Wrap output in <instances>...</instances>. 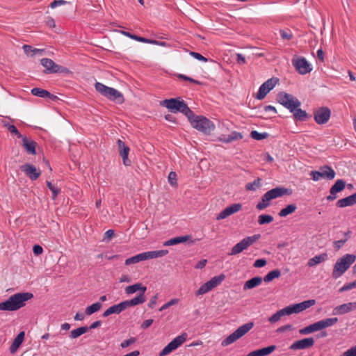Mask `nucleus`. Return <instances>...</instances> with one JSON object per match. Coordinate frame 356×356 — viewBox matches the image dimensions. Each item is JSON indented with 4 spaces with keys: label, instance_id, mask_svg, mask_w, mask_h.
Instances as JSON below:
<instances>
[{
    "label": "nucleus",
    "instance_id": "19",
    "mask_svg": "<svg viewBox=\"0 0 356 356\" xmlns=\"http://www.w3.org/2000/svg\"><path fill=\"white\" fill-rule=\"evenodd\" d=\"M242 208L241 204H233L223 209L216 217L217 220H222L232 214L238 212Z\"/></svg>",
    "mask_w": 356,
    "mask_h": 356
},
{
    "label": "nucleus",
    "instance_id": "38",
    "mask_svg": "<svg viewBox=\"0 0 356 356\" xmlns=\"http://www.w3.org/2000/svg\"><path fill=\"white\" fill-rule=\"evenodd\" d=\"M262 185V179L259 177L254 179L252 182L245 184V189L249 191H256Z\"/></svg>",
    "mask_w": 356,
    "mask_h": 356
},
{
    "label": "nucleus",
    "instance_id": "14",
    "mask_svg": "<svg viewBox=\"0 0 356 356\" xmlns=\"http://www.w3.org/2000/svg\"><path fill=\"white\" fill-rule=\"evenodd\" d=\"M293 65L297 72L300 74H306L312 70V67L307 59L304 57L298 58L292 60Z\"/></svg>",
    "mask_w": 356,
    "mask_h": 356
},
{
    "label": "nucleus",
    "instance_id": "2",
    "mask_svg": "<svg viewBox=\"0 0 356 356\" xmlns=\"http://www.w3.org/2000/svg\"><path fill=\"white\" fill-rule=\"evenodd\" d=\"M29 292L17 293L11 296L8 300L0 302L1 311H17L26 305V302L33 298Z\"/></svg>",
    "mask_w": 356,
    "mask_h": 356
},
{
    "label": "nucleus",
    "instance_id": "50",
    "mask_svg": "<svg viewBox=\"0 0 356 356\" xmlns=\"http://www.w3.org/2000/svg\"><path fill=\"white\" fill-rule=\"evenodd\" d=\"M212 290L208 282L202 284L198 290L195 291V296H198L207 293V292Z\"/></svg>",
    "mask_w": 356,
    "mask_h": 356
},
{
    "label": "nucleus",
    "instance_id": "18",
    "mask_svg": "<svg viewBox=\"0 0 356 356\" xmlns=\"http://www.w3.org/2000/svg\"><path fill=\"white\" fill-rule=\"evenodd\" d=\"M356 309V302L344 303L335 307L332 310L333 315H343Z\"/></svg>",
    "mask_w": 356,
    "mask_h": 356
},
{
    "label": "nucleus",
    "instance_id": "10",
    "mask_svg": "<svg viewBox=\"0 0 356 356\" xmlns=\"http://www.w3.org/2000/svg\"><path fill=\"white\" fill-rule=\"evenodd\" d=\"M309 175L312 180L317 181L321 179L332 180L335 177L336 173L331 166L325 165L320 167L318 171H311Z\"/></svg>",
    "mask_w": 356,
    "mask_h": 356
},
{
    "label": "nucleus",
    "instance_id": "64",
    "mask_svg": "<svg viewBox=\"0 0 356 356\" xmlns=\"http://www.w3.org/2000/svg\"><path fill=\"white\" fill-rule=\"evenodd\" d=\"M266 263L267 261L265 259H259L254 261L253 266L255 268H262L266 266Z\"/></svg>",
    "mask_w": 356,
    "mask_h": 356
},
{
    "label": "nucleus",
    "instance_id": "53",
    "mask_svg": "<svg viewBox=\"0 0 356 356\" xmlns=\"http://www.w3.org/2000/svg\"><path fill=\"white\" fill-rule=\"evenodd\" d=\"M356 288V280L352 282L344 284L342 287L339 289V293H342L346 291L351 290Z\"/></svg>",
    "mask_w": 356,
    "mask_h": 356
},
{
    "label": "nucleus",
    "instance_id": "41",
    "mask_svg": "<svg viewBox=\"0 0 356 356\" xmlns=\"http://www.w3.org/2000/svg\"><path fill=\"white\" fill-rule=\"evenodd\" d=\"M225 279V275L222 273L218 276H214L212 277L210 280L208 281V283L213 289V288L220 285Z\"/></svg>",
    "mask_w": 356,
    "mask_h": 356
},
{
    "label": "nucleus",
    "instance_id": "4",
    "mask_svg": "<svg viewBox=\"0 0 356 356\" xmlns=\"http://www.w3.org/2000/svg\"><path fill=\"white\" fill-rule=\"evenodd\" d=\"M289 194H291L289 189L282 186L272 188L261 196V201L256 205V209L259 211H262L270 205V201L272 200Z\"/></svg>",
    "mask_w": 356,
    "mask_h": 356
},
{
    "label": "nucleus",
    "instance_id": "44",
    "mask_svg": "<svg viewBox=\"0 0 356 356\" xmlns=\"http://www.w3.org/2000/svg\"><path fill=\"white\" fill-rule=\"evenodd\" d=\"M318 327L317 326L316 323L311 324L308 326H306L299 330V333L302 335L309 334L310 333H313L314 332L318 331Z\"/></svg>",
    "mask_w": 356,
    "mask_h": 356
},
{
    "label": "nucleus",
    "instance_id": "30",
    "mask_svg": "<svg viewBox=\"0 0 356 356\" xmlns=\"http://www.w3.org/2000/svg\"><path fill=\"white\" fill-rule=\"evenodd\" d=\"M262 277L259 276L254 277L248 281L243 285V290L252 289L260 285L262 282Z\"/></svg>",
    "mask_w": 356,
    "mask_h": 356
},
{
    "label": "nucleus",
    "instance_id": "20",
    "mask_svg": "<svg viewBox=\"0 0 356 356\" xmlns=\"http://www.w3.org/2000/svg\"><path fill=\"white\" fill-rule=\"evenodd\" d=\"M31 92L34 96L41 98H47L52 101H55L58 99V97L55 95L51 94L47 90L40 88H33L31 89Z\"/></svg>",
    "mask_w": 356,
    "mask_h": 356
},
{
    "label": "nucleus",
    "instance_id": "13",
    "mask_svg": "<svg viewBox=\"0 0 356 356\" xmlns=\"http://www.w3.org/2000/svg\"><path fill=\"white\" fill-rule=\"evenodd\" d=\"M331 116V111L327 106L320 107L314 111V118L318 124H326Z\"/></svg>",
    "mask_w": 356,
    "mask_h": 356
},
{
    "label": "nucleus",
    "instance_id": "57",
    "mask_svg": "<svg viewBox=\"0 0 356 356\" xmlns=\"http://www.w3.org/2000/svg\"><path fill=\"white\" fill-rule=\"evenodd\" d=\"M177 302H178V299H177V298L171 299L170 301H168V302L165 303L163 306H161L159 309V311L162 312L165 309H167L170 306L174 305L177 304Z\"/></svg>",
    "mask_w": 356,
    "mask_h": 356
},
{
    "label": "nucleus",
    "instance_id": "11",
    "mask_svg": "<svg viewBox=\"0 0 356 356\" xmlns=\"http://www.w3.org/2000/svg\"><path fill=\"white\" fill-rule=\"evenodd\" d=\"M187 334L186 332L176 337L172 340L163 350L159 353V356H166L173 350H176L179 346L184 343L187 339Z\"/></svg>",
    "mask_w": 356,
    "mask_h": 356
},
{
    "label": "nucleus",
    "instance_id": "34",
    "mask_svg": "<svg viewBox=\"0 0 356 356\" xmlns=\"http://www.w3.org/2000/svg\"><path fill=\"white\" fill-rule=\"evenodd\" d=\"M191 236L189 235H185V236H177L172 238H170L166 241L164 242L163 245L164 246H170V245H174L179 243H184L187 241Z\"/></svg>",
    "mask_w": 356,
    "mask_h": 356
},
{
    "label": "nucleus",
    "instance_id": "32",
    "mask_svg": "<svg viewBox=\"0 0 356 356\" xmlns=\"http://www.w3.org/2000/svg\"><path fill=\"white\" fill-rule=\"evenodd\" d=\"M40 63L45 68L44 70V74H53V70L56 65L55 62L50 58H44L40 60Z\"/></svg>",
    "mask_w": 356,
    "mask_h": 356
},
{
    "label": "nucleus",
    "instance_id": "21",
    "mask_svg": "<svg viewBox=\"0 0 356 356\" xmlns=\"http://www.w3.org/2000/svg\"><path fill=\"white\" fill-rule=\"evenodd\" d=\"M22 146L26 149L27 154H31V155H35L36 154V149L35 147L37 146L36 142L31 139L27 138L26 136H23L22 138Z\"/></svg>",
    "mask_w": 356,
    "mask_h": 356
},
{
    "label": "nucleus",
    "instance_id": "45",
    "mask_svg": "<svg viewBox=\"0 0 356 356\" xmlns=\"http://www.w3.org/2000/svg\"><path fill=\"white\" fill-rule=\"evenodd\" d=\"M118 145L120 150V155L121 157L128 156L129 152V147L125 145V143L121 140H118Z\"/></svg>",
    "mask_w": 356,
    "mask_h": 356
},
{
    "label": "nucleus",
    "instance_id": "29",
    "mask_svg": "<svg viewBox=\"0 0 356 356\" xmlns=\"http://www.w3.org/2000/svg\"><path fill=\"white\" fill-rule=\"evenodd\" d=\"M338 322V318H327L316 322L319 330L331 327Z\"/></svg>",
    "mask_w": 356,
    "mask_h": 356
},
{
    "label": "nucleus",
    "instance_id": "46",
    "mask_svg": "<svg viewBox=\"0 0 356 356\" xmlns=\"http://www.w3.org/2000/svg\"><path fill=\"white\" fill-rule=\"evenodd\" d=\"M120 33H122V35L129 38H131V39H133L134 40H136V41H138V42H140L147 43V42H148L147 41L148 38L140 37V36L132 34V33H129L128 31H120Z\"/></svg>",
    "mask_w": 356,
    "mask_h": 356
},
{
    "label": "nucleus",
    "instance_id": "5",
    "mask_svg": "<svg viewBox=\"0 0 356 356\" xmlns=\"http://www.w3.org/2000/svg\"><path fill=\"white\" fill-rule=\"evenodd\" d=\"M95 88L101 95L116 104H121L124 102L122 93L113 88L108 87L100 82H96Z\"/></svg>",
    "mask_w": 356,
    "mask_h": 356
},
{
    "label": "nucleus",
    "instance_id": "63",
    "mask_svg": "<svg viewBox=\"0 0 356 356\" xmlns=\"http://www.w3.org/2000/svg\"><path fill=\"white\" fill-rule=\"evenodd\" d=\"M145 254L147 260L159 257L158 250L145 252Z\"/></svg>",
    "mask_w": 356,
    "mask_h": 356
},
{
    "label": "nucleus",
    "instance_id": "42",
    "mask_svg": "<svg viewBox=\"0 0 356 356\" xmlns=\"http://www.w3.org/2000/svg\"><path fill=\"white\" fill-rule=\"evenodd\" d=\"M102 307V304L99 302L92 304L91 305L86 307L85 313L87 316H90L94 313L100 310Z\"/></svg>",
    "mask_w": 356,
    "mask_h": 356
},
{
    "label": "nucleus",
    "instance_id": "39",
    "mask_svg": "<svg viewBox=\"0 0 356 356\" xmlns=\"http://www.w3.org/2000/svg\"><path fill=\"white\" fill-rule=\"evenodd\" d=\"M297 209V206L295 204H288L286 207L281 209L278 215L280 217H286L289 214L293 213Z\"/></svg>",
    "mask_w": 356,
    "mask_h": 356
},
{
    "label": "nucleus",
    "instance_id": "40",
    "mask_svg": "<svg viewBox=\"0 0 356 356\" xmlns=\"http://www.w3.org/2000/svg\"><path fill=\"white\" fill-rule=\"evenodd\" d=\"M88 332V326H82L79 327L75 330H73L70 332V337L71 339H76L79 337L81 335Z\"/></svg>",
    "mask_w": 356,
    "mask_h": 356
},
{
    "label": "nucleus",
    "instance_id": "52",
    "mask_svg": "<svg viewBox=\"0 0 356 356\" xmlns=\"http://www.w3.org/2000/svg\"><path fill=\"white\" fill-rule=\"evenodd\" d=\"M280 37L285 40H290L293 38V34L291 30L281 29L280 31Z\"/></svg>",
    "mask_w": 356,
    "mask_h": 356
},
{
    "label": "nucleus",
    "instance_id": "36",
    "mask_svg": "<svg viewBox=\"0 0 356 356\" xmlns=\"http://www.w3.org/2000/svg\"><path fill=\"white\" fill-rule=\"evenodd\" d=\"M145 256H146L145 252L138 254L135 256H133L130 258L127 259L125 260L124 264H125V265L129 266V265H131L133 264L138 263L142 261H145V260H147Z\"/></svg>",
    "mask_w": 356,
    "mask_h": 356
},
{
    "label": "nucleus",
    "instance_id": "7",
    "mask_svg": "<svg viewBox=\"0 0 356 356\" xmlns=\"http://www.w3.org/2000/svg\"><path fill=\"white\" fill-rule=\"evenodd\" d=\"M191 126L197 130L209 134L215 128L213 122L204 116H195L188 118Z\"/></svg>",
    "mask_w": 356,
    "mask_h": 356
},
{
    "label": "nucleus",
    "instance_id": "59",
    "mask_svg": "<svg viewBox=\"0 0 356 356\" xmlns=\"http://www.w3.org/2000/svg\"><path fill=\"white\" fill-rule=\"evenodd\" d=\"M341 356H356V345L343 352Z\"/></svg>",
    "mask_w": 356,
    "mask_h": 356
},
{
    "label": "nucleus",
    "instance_id": "62",
    "mask_svg": "<svg viewBox=\"0 0 356 356\" xmlns=\"http://www.w3.org/2000/svg\"><path fill=\"white\" fill-rule=\"evenodd\" d=\"M66 3H67V1H65V0H54V1H52L51 3H50V7L51 8H56L57 6H64L65 5Z\"/></svg>",
    "mask_w": 356,
    "mask_h": 356
},
{
    "label": "nucleus",
    "instance_id": "31",
    "mask_svg": "<svg viewBox=\"0 0 356 356\" xmlns=\"http://www.w3.org/2000/svg\"><path fill=\"white\" fill-rule=\"evenodd\" d=\"M327 258L328 256L326 252L316 255L315 257L308 260L307 266L309 267H313L321 262L326 261Z\"/></svg>",
    "mask_w": 356,
    "mask_h": 356
},
{
    "label": "nucleus",
    "instance_id": "55",
    "mask_svg": "<svg viewBox=\"0 0 356 356\" xmlns=\"http://www.w3.org/2000/svg\"><path fill=\"white\" fill-rule=\"evenodd\" d=\"M70 72V70L62 65H57L56 63L54 66V70H53V74L54 73H60V74H67Z\"/></svg>",
    "mask_w": 356,
    "mask_h": 356
},
{
    "label": "nucleus",
    "instance_id": "37",
    "mask_svg": "<svg viewBox=\"0 0 356 356\" xmlns=\"http://www.w3.org/2000/svg\"><path fill=\"white\" fill-rule=\"evenodd\" d=\"M346 187V181L343 179H337L330 189V193H337L342 191Z\"/></svg>",
    "mask_w": 356,
    "mask_h": 356
},
{
    "label": "nucleus",
    "instance_id": "49",
    "mask_svg": "<svg viewBox=\"0 0 356 356\" xmlns=\"http://www.w3.org/2000/svg\"><path fill=\"white\" fill-rule=\"evenodd\" d=\"M250 136L257 140H261L266 138L268 136V134L266 132L259 133L257 131L253 130L250 132Z\"/></svg>",
    "mask_w": 356,
    "mask_h": 356
},
{
    "label": "nucleus",
    "instance_id": "60",
    "mask_svg": "<svg viewBox=\"0 0 356 356\" xmlns=\"http://www.w3.org/2000/svg\"><path fill=\"white\" fill-rule=\"evenodd\" d=\"M178 77L179 79H183V80L188 81H190L191 83H195V84H197V85H200L201 84L200 81H199L197 80H195V79H193L191 77L187 76H186L184 74H179L178 75Z\"/></svg>",
    "mask_w": 356,
    "mask_h": 356
},
{
    "label": "nucleus",
    "instance_id": "35",
    "mask_svg": "<svg viewBox=\"0 0 356 356\" xmlns=\"http://www.w3.org/2000/svg\"><path fill=\"white\" fill-rule=\"evenodd\" d=\"M242 138H243V136L241 133L237 132V131H232L227 136H223L220 138V140L224 143H232L234 140L241 139Z\"/></svg>",
    "mask_w": 356,
    "mask_h": 356
},
{
    "label": "nucleus",
    "instance_id": "51",
    "mask_svg": "<svg viewBox=\"0 0 356 356\" xmlns=\"http://www.w3.org/2000/svg\"><path fill=\"white\" fill-rule=\"evenodd\" d=\"M47 186L52 193L51 198L53 200H55L57 197L58 193H60V190L54 184H52L50 181H47Z\"/></svg>",
    "mask_w": 356,
    "mask_h": 356
},
{
    "label": "nucleus",
    "instance_id": "15",
    "mask_svg": "<svg viewBox=\"0 0 356 356\" xmlns=\"http://www.w3.org/2000/svg\"><path fill=\"white\" fill-rule=\"evenodd\" d=\"M315 340L313 337L304 338L300 340L294 341L289 346L291 350H305L314 346Z\"/></svg>",
    "mask_w": 356,
    "mask_h": 356
},
{
    "label": "nucleus",
    "instance_id": "17",
    "mask_svg": "<svg viewBox=\"0 0 356 356\" xmlns=\"http://www.w3.org/2000/svg\"><path fill=\"white\" fill-rule=\"evenodd\" d=\"M315 303L316 300L312 299L289 306L290 307V312H291L292 314H298L314 305Z\"/></svg>",
    "mask_w": 356,
    "mask_h": 356
},
{
    "label": "nucleus",
    "instance_id": "43",
    "mask_svg": "<svg viewBox=\"0 0 356 356\" xmlns=\"http://www.w3.org/2000/svg\"><path fill=\"white\" fill-rule=\"evenodd\" d=\"M281 276V271L279 269H275L270 271L266 275L264 276L263 280L265 282H270L275 278H278Z\"/></svg>",
    "mask_w": 356,
    "mask_h": 356
},
{
    "label": "nucleus",
    "instance_id": "3",
    "mask_svg": "<svg viewBox=\"0 0 356 356\" xmlns=\"http://www.w3.org/2000/svg\"><path fill=\"white\" fill-rule=\"evenodd\" d=\"M161 104L172 113H181L188 118L194 117L193 111L191 110L187 104L180 97L166 99Z\"/></svg>",
    "mask_w": 356,
    "mask_h": 356
},
{
    "label": "nucleus",
    "instance_id": "1",
    "mask_svg": "<svg viewBox=\"0 0 356 356\" xmlns=\"http://www.w3.org/2000/svg\"><path fill=\"white\" fill-rule=\"evenodd\" d=\"M276 100L293 113V118L296 121L304 122L309 118L307 113L300 108L301 102L293 95L282 91L277 93Z\"/></svg>",
    "mask_w": 356,
    "mask_h": 356
},
{
    "label": "nucleus",
    "instance_id": "54",
    "mask_svg": "<svg viewBox=\"0 0 356 356\" xmlns=\"http://www.w3.org/2000/svg\"><path fill=\"white\" fill-rule=\"evenodd\" d=\"M136 340L137 339L136 337H131L129 339L122 341L120 343V347L122 348H126L130 346L131 345L135 343Z\"/></svg>",
    "mask_w": 356,
    "mask_h": 356
},
{
    "label": "nucleus",
    "instance_id": "56",
    "mask_svg": "<svg viewBox=\"0 0 356 356\" xmlns=\"http://www.w3.org/2000/svg\"><path fill=\"white\" fill-rule=\"evenodd\" d=\"M168 182L172 186H177V174L175 172H170L168 177Z\"/></svg>",
    "mask_w": 356,
    "mask_h": 356
},
{
    "label": "nucleus",
    "instance_id": "23",
    "mask_svg": "<svg viewBox=\"0 0 356 356\" xmlns=\"http://www.w3.org/2000/svg\"><path fill=\"white\" fill-rule=\"evenodd\" d=\"M356 204V193L346 197L344 198L339 200L336 206L339 208H343L346 207H351Z\"/></svg>",
    "mask_w": 356,
    "mask_h": 356
},
{
    "label": "nucleus",
    "instance_id": "61",
    "mask_svg": "<svg viewBox=\"0 0 356 356\" xmlns=\"http://www.w3.org/2000/svg\"><path fill=\"white\" fill-rule=\"evenodd\" d=\"M346 243V241L343 238L338 241H334L333 243L334 250L337 251L339 250Z\"/></svg>",
    "mask_w": 356,
    "mask_h": 356
},
{
    "label": "nucleus",
    "instance_id": "16",
    "mask_svg": "<svg viewBox=\"0 0 356 356\" xmlns=\"http://www.w3.org/2000/svg\"><path fill=\"white\" fill-rule=\"evenodd\" d=\"M20 169L32 181L38 179L41 175L40 170L31 163L21 165Z\"/></svg>",
    "mask_w": 356,
    "mask_h": 356
},
{
    "label": "nucleus",
    "instance_id": "12",
    "mask_svg": "<svg viewBox=\"0 0 356 356\" xmlns=\"http://www.w3.org/2000/svg\"><path fill=\"white\" fill-rule=\"evenodd\" d=\"M278 81L277 78H270L261 85L259 91L256 95V99L261 100L265 98L266 95L273 89Z\"/></svg>",
    "mask_w": 356,
    "mask_h": 356
},
{
    "label": "nucleus",
    "instance_id": "48",
    "mask_svg": "<svg viewBox=\"0 0 356 356\" xmlns=\"http://www.w3.org/2000/svg\"><path fill=\"white\" fill-rule=\"evenodd\" d=\"M3 126L7 128V129L12 134H15L18 138H22L24 136H22L20 132L18 131L17 127L13 124H10L9 123H4Z\"/></svg>",
    "mask_w": 356,
    "mask_h": 356
},
{
    "label": "nucleus",
    "instance_id": "33",
    "mask_svg": "<svg viewBox=\"0 0 356 356\" xmlns=\"http://www.w3.org/2000/svg\"><path fill=\"white\" fill-rule=\"evenodd\" d=\"M138 291L139 292H145L147 291V287L143 286L142 283L138 282L125 288V293L129 295L133 294Z\"/></svg>",
    "mask_w": 356,
    "mask_h": 356
},
{
    "label": "nucleus",
    "instance_id": "24",
    "mask_svg": "<svg viewBox=\"0 0 356 356\" xmlns=\"http://www.w3.org/2000/svg\"><path fill=\"white\" fill-rule=\"evenodd\" d=\"M292 314L290 312L289 306H286L282 309L278 310L277 312L273 314L270 317L268 318V321L270 323H275L280 320L282 316Z\"/></svg>",
    "mask_w": 356,
    "mask_h": 356
},
{
    "label": "nucleus",
    "instance_id": "8",
    "mask_svg": "<svg viewBox=\"0 0 356 356\" xmlns=\"http://www.w3.org/2000/svg\"><path fill=\"white\" fill-rule=\"evenodd\" d=\"M253 327L254 323L252 321L240 326L233 333L223 339L221 345L225 347L233 343L247 334Z\"/></svg>",
    "mask_w": 356,
    "mask_h": 356
},
{
    "label": "nucleus",
    "instance_id": "6",
    "mask_svg": "<svg viewBox=\"0 0 356 356\" xmlns=\"http://www.w3.org/2000/svg\"><path fill=\"white\" fill-rule=\"evenodd\" d=\"M355 259L356 256L352 254H346L339 258L334 266L332 277L334 279L340 277L355 261Z\"/></svg>",
    "mask_w": 356,
    "mask_h": 356
},
{
    "label": "nucleus",
    "instance_id": "58",
    "mask_svg": "<svg viewBox=\"0 0 356 356\" xmlns=\"http://www.w3.org/2000/svg\"><path fill=\"white\" fill-rule=\"evenodd\" d=\"M115 236V232L113 229L107 230L104 235L103 241L108 242Z\"/></svg>",
    "mask_w": 356,
    "mask_h": 356
},
{
    "label": "nucleus",
    "instance_id": "47",
    "mask_svg": "<svg viewBox=\"0 0 356 356\" xmlns=\"http://www.w3.org/2000/svg\"><path fill=\"white\" fill-rule=\"evenodd\" d=\"M273 221V217L268 214H261L258 217V223L260 225L268 224Z\"/></svg>",
    "mask_w": 356,
    "mask_h": 356
},
{
    "label": "nucleus",
    "instance_id": "25",
    "mask_svg": "<svg viewBox=\"0 0 356 356\" xmlns=\"http://www.w3.org/2000/svg\"><path fill=\"white\" fill-rule=\"evenodd\" d=\"M145 293V292L143 291L139 292L138 296H136L135 298L131 300H124V302L126 306V308L144 303L146 301Z\"/></svg>",
    "mask_w": 356,
    "mask_h": 356
},
{
    "label": "nucleus",
    "instance_id": "9",
    "mask_svg": "<svg viewBox=\"0 0 356 356\" xmlns=\"http://www.w3.org/2000/svg\"><path fill=\"white\" fill-rule=\"evenodd\" d=\"M261 237L259 234H254L252 236H246L241 241L234 245L228 253L229 256H234L240 254L243 250H247L250 246L253 245Z\"/></svg>",
    "mask_w": 356,
    "mask_h": 356
},
{
    "label": "nucleus",
    "instance_id": "28",
    "mask_svg": "<svg viewBox=\"0 0 356 356\" xmlns=\"http://www.w3.org/2000/svg\"><path fill=\"white\" fill-rule=\"evenodd\" d=\"M24 336H25V333L24 331L20 332L17 335V337L15 338L14 341H13L11 346H10V352L11 353H15L17 351V350L19 348V346L23 342Z\"/></svg>",
    "mask_w": 356,
    "mask_h": 356
},
{
    "label": "nucleus",
    "instance_id": "26",
    "mask_svg": "<svg viewBox=\"0 0 356 356\" xmlns=\"http://www.w3.org/2000/svg\"><path fill=\"white\" fill-rule=\"evenodd\" d=\"M277 348L275 345H271L261 349L250 352L248 356H267L271 354Z\"/></svg>",
    "mask_w": 356,
    "mask_h": 356
},
{
    "label": "nucleus",
    "instance_id": "27",
    "mask_svg": "<svg viewBox=\"0 0 356 356\" xmlns=\"http://www.w3.org/2000/svg\"><path fill=\"white\" fill-rule=\"evenodd\" d=\"M22 49L24 50V52L25 54H26L28 56L33 57L35 56H42L45 53V50L43 49H37L31 45L29 44H24L22 46Z\"/></svg>",
    "mask_w": 356,
    "mask_h": 356
},
{
    "label": "nucleus",
    "instance_id": "22",
    "mask_svg": "<svg viewBox=\"0 0 356 356\" xmlns=\"http://www.w3.org/2000/svg\"><path fill=\"white\" fill-rule=\"evenodd\" d=\"M126 306L124 305V301L120 302L119 304L112 305L109 308H108L103 314L102 316L104 318L108 317V316L115 314H118L125 310Z\"/></svg>",
    "mask_w": 356,
    "mask_h": 356
}]
</instances>
